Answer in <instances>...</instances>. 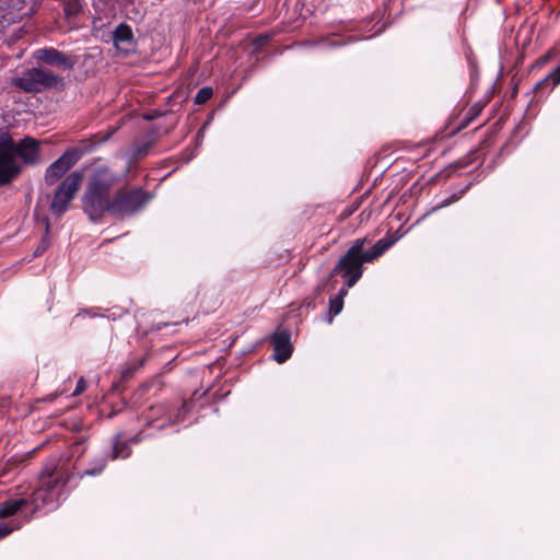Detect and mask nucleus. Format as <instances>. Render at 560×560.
I'll list each match as a JSON object with an SVG mask.
<instances>
[{"label": "nucleus", "mask_w": 560, "mask_h": 560, "mask_svg": "<svg viewBox=\"0 0 560 560\" xmlns=\"http://www.w3.org/2000/svg\"><path fill=\"white\" fill-rule=\"evenodd\" d=\"M365 238H357L330 273H340L346 279L348 288H352L363 273V264L372 262L382 256L393 244V241L378 240L376 244L364 250Z\"/></svg>", "instance_id": "1"}, {"label": "nucleus", "mask_w": 560, "mask_h": 560, "mask_svg": "<svg viewBox=\"0 0 560 560\" xmlns=\"http://www.w3.org/2000/svg\"><path fill=\"white\" fill-rule=\"evenodd\" d=\"M115 182V174L106 167L92 174L83 196V209L92 221L100 220L106 211L112 212L109 192Z\"/></svg>", "instance_id": "2"}, {"label": "nucleus", "mask_w": 560, "mask_h": 560, "mask_svg": "<svg viewBox=\"0 0 560 560\" xmlns=\"http://www.w3.org/2000/svg\"><path fill=\"white\" fill-rule=\"evenodd\" d=\"M152 199V195L141 188L119 189L112 199V213L129 217L141 211Z\"/></svg>", "instance_id": "3"}, {"label": "nucleus", "mask_w": 560, "mask_h": 560, "mask_svg": "<svg viewBox=\"0 0 560 560\" xmlns=\"http://www.w3.org/2000/svg\"><path fill=\"white\" fill-rule=\"evenodd\" d=\"M11 135L0 129V186L15 180L23 171L22 163L11 152Z\"/></svg>", "instance_id": "4"}, {"label": "nucleus", "mask_w": 560, "mask_h": 560, "mask_svg": "<svg viewBox=\"0 0 560 560\" xmlns=\"http://www.w3.org/2000/svg\"><path fill=\"white\" fill-rule=\"evenodd\" d=\"M82 180L83 175L79 172L69 174L62 180L50 205V210L54 215L61 217L69 209V205L78 192Z\"/></svg>", "instance_id": "5"}, {"label": "nucleus", "mask_w": 560, "mask_h": 560, "mask_svg": "<svg viewBox=\"0 0 560 560\" xmlns=\"http://www.w3.org/2000/svg\"><path fill=\"white\" fill-rule=\"evenodd\" d=\"M60 81L52 72L34 68L23 77L13 80V84L25 92H39L44 86H54Z\"/></svg>", "instance_id": "6"}, {"label": "nucleus", "mask_w": 560, "mask_h": 560, "mask_svg": "<svg viewBox=\"0 0 560 560\" xmlns=\"http://www.w3.org/2000/svg\"><path fill=\"white\" fill-rule=\"evenodd\" d=\"M11 154L25 165H36L42 162L40 159V142L32 137H24L19 142L11 138Z\"/></svg>", "instance_id": "7"}, {"label": "nucleus", "mask_w": 560, "mask_h": 560, "mask_svg": "<svg viewBox=\"0 0 560 560\" xmlns=\"http://www.w3.org/2000/svg\"><path fill=\"white\" fill-rule=\"evenodd\" d=\"M122 435L120 433L116 434L114 438L113 446H112V453L110 454H103L97 457H95L93 462V466L91 468H88L84 470L81 475L83 476H94L100 474L104 467L107 464V460L116 459V458H128L131 454V447L129 444L121 440Z\"/></svg>", "instance_id": "8"}, {"label": "nucleus", "mask_w": 560, "mask_h": 560, "mask_svg": "<svg viewBox=\"0 0 560 560\" xmlns=\"http://www.w3.org/2000/svg\"><path fill=\"white\" fill-rule=\"evenodd\" d=\"M80 149L67 150L59 159L51 163L46 170L45 180L48 185L57 183L81 158Z\"/></svg>", "instance_id": "9"}, {"label": "nucleus", "mask_w": 560, "mask_h": 560, "mask_svg": "<svg viewBox=\"0 0 560 560\" xmlns=\"http://www.w3.org/2000/svg\"><path fill=\"white\" fill-rule=\"evenodd\" d=\"M38 490H54L65 488L69 477L67 472L58 467V459L50 458L38 476Z\"/></svg>", "instance_id": "10"}, {"label": "nucleus", "mask_w": 560, "mask_h": 560, "mask_svg": "<svg viewBox=\"0 0 560 560\" xmlns=\"http://www.w3.org/2000/svg\"><path fill=\"white\" fill-rule=\"evenodd\" d=\"M34 57L49 66H57L63 70L71 69L74 61L66 54L55 48H42L34 51Z\"/></svg>", "instance_id": "11"}, {"label": "nucleus", "mask_w": 560, "mask_h": 560, "mask_svg": "<svg viewBox=\"0 0 560 560\" xmlns=\"http://www.w3.org/2000/svg\"><path fill=\"white\" fill-rule=\"evenodd\" d=\"M291 335L287 329L278 328L272 335L273 359L278 363L285 362L292 354Z\"/></svg>", "instance_id": "12"}, {"label": "nucleus", "mask_w": 560, "mask_h": 560, "mask_svg": "<svg viewBox=\"0 0 560 560\" xmlns=\"http://www.w3.org/2000/svg\"><path fill=\"white\" fill-rule=\"evenodd\" d=\"M171 404L163 402L150 407L144 412V419L147 427L154 428L156 430H164L167 428V415L171 412Z\"/></svg>", "instance_id": "13"}, {"label": "nucleus", "mask_w": 560, "mask_h": 560, "mask_svg": "<svg viewBox=\"0 0 560 560\" xmlns=\"http://www.w3.org/2000/svg\"><path fill=\"white\" fill-rule=\"evenodd\" d=\"M115 47L126 54L135 48V37L131 27L126 23H120L112 33Z\"/></svg>", "instance_id": "14"}, {"label": "nucleus", "mask_w": 560, "mask_h": 560, "mask_svg": "<svg viewBox=\"0 0 560 560\" xmlns=\"http://www.w3.org/2000/svg\"><path fill=\"white\" fill-rule=\"evenodd\" d=\"M28 500V508L31 509L32 515L45 508L48 510L56 508L55 492H32V498Z\"/></svg>", "instance_id": "15"}, {"label": "nucleus", "mask_w": 560, "mask_h": 560, "mask_svg": "<svg viewBox=\"0 0 560 560\" xmlns=\"http://www.w3.org/2000/svg\"><path fill=\"white\" fill-rule=\"evenodd\" d=\"M28 503L30 500L25 498L4 501L0 505V518H8L26 511L28 509Z\"/></svg>", "instance_id": "16"}, {"label": "nucleus", "mask_w": 560, "mask_h": 560, "mask_svg": "<svg viewBox=\"0 0 560 560\" xmlns=\"http://www.w3.org/2000/svg\"><path fill=\"white\" fill-rule=\"evenodd\" d=\"M559 83H560V66L557 67L546 78H544L542 80L537 82L536 85H535V91L536 92H542L544 90H546L547 92H550Z\"/></svg>", "instance_id": "17"}, {"label": "nucleus", "mask_w": 560, "mask_h": 560, "mask_svg": "<svg viewBox=\"0 0 560 560\" xmlns=\"http://www.w3.org/2000/svg\"><path fill=\"white\" fill-rule=\"evenodd\" d=\"M28 0H8L7 1V15L8 20L14 21L15 19L22 18L26 14L23 10L26 7Z\"/></svg>", "instance_id": "18"}, {"label": "nucleus", "mask_w": 560, "mask_h": 560, "mask_svg": "<svg viewBox=\"0 0 560 560\" xmlns=\"http://www.w3.org/2000/svg\"><path fill=\"white\" fill-rule=\"evenodd\" d=\"M171 412L167 415V427L179 423L185 419L188 412L187 404L184 401L180 406L171 405Z\"/></svg>", "instance_id": "19"}, {"label": "nucleus", "mask_w": 560, "mask_h": 560, "mask_svg": "<svg viewBox=\"0 0 560 560\" xmlns=\"http://www.w3.org/2000/svg\"><path fill=\"white\" fill-rule=\"evenodd\" d=\"M347 294V289H341L339 293L329 300V323H331L332 317L338 315L343 307V296Z\"/></svg>", "instance_id": "20"}, {"label": "nucleus", "mask_w": 560, "mask_h": 560, "mask_svg": "<svg viewBox=\"0 0 560 560\" xmlns=\"http://www.w3.org/2000/svg\"><path fill=\"white\" fill-rule=\"evenodd\" d=\"M81 9L79 0H63V11L67 18L75 16Z\"/></svg>", "instance_id": "21"}, {"label": "nucleus", "mask_w": 560, "mask_h": 560, "mask_svg": "<svg viewBox=\"0 0 560 560\" xmlns=\"http://www.w3.org/2000/svg\"><path fill=\"white\" fill-rule=\"evenodd\" d=\"M44 221H45V236L42 238L40 244L37 246V248L34 252V256H36V257L43 255L49 247L48 234H49V230H50V223H49L48 219H45Z\"/></svg>", "instance_id": "22"}, {"label": "nucleus", "mask_w": 560, "mask_h": 560, "mask_svg": "<svg viewBox=\"0 0 560 560\" xmlns=\"http://www.w3.org/2000/svg\"><path fill=\"white\" fill-rule=\"evenodd\" d=\"M126 313L127 311L125 308L120 306H114L112 308L105 310V313L100 314V316L116 320L121 318ZM93 316H98V314H93Z\"/></svg>", "instance_id": "23"}, {"label": "nucleus", "mask_w": 560, "mask_h": 560, "mask_svg": "<svg viewBox=\"0 0 560 560\" xmlns=\"http://www.w3.org/2000/svg\"><path fill=\"white\" fill-rule=\"evenodd\" d=\"M212 95H213L212 88H209V86L202 88L197 92V94L195 96V103L202 105L206 102H208L212 97Z\"/></svg>", "instance_id": "24"}, {"label": "nucleus", "mask_w": 560, "mask_h": 560, "mask_svg": "<svg viewBox=\"0 0 560 560\" xmlns=\"http://www.w3.org/2000/svg\"><path fill=\"white\" fill-rule=\"evenodd\" d=\"M22 527V524L10 525L8 523L0 522V539L8 537L15 530H19Z\"/></svg>", "instance_id": "25"}, {"label": "nucleus", "mask_w": 560, "mask_h": 560, "mask_svg": "<svg viewBox=\"0 0 560 560\" xmlns=\"http://www.w3.org/2000/svg\"><path fill=\"white\" fill-rule=\"evenodd\" d=\"M459 198H460V196H457L454 194V195L450 196L448 198H446L445 200H443L439 206H435L433 208V211H436L439 209L447 207V206L454 203L455 201H457Z\"/></svg>", "instance_id": "26"}, {"label": "nucleus", "mask_w": 560, "mask_h": 560, "mask_svg": "<svg viewBox=\"0 0 560 560\" xmlns=\"http://www.w3.org/2000/svg\"><path fill=\"white\" fill-rule=\"evenodd\" d=\"M85 387H86V383H85L84 378H83V377H81V378L78 381V383H77V387H75V389H74V392H73V394H72V395H73V396H78V395H80L81 393H83V392H84Z\"/></svg>", "instance_id": "27"}, {"label": "nucleus", "mask_w": 560, "mask_h": 560, "mask_svg": "<svg viewBox=\"0 0 560 560\" xmlns=\"http://www.w3.org/2000/svg\"><path fill=\"white\" fill-rule=\"evenodd\" d=\"M339 45H340V43H339V42H335V43H334V46H339Z\"/></svg>", "instance_id": "28"}]
</instances>
